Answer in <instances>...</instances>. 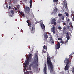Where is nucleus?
Returning a JSON list of instances; mask_svg holds the SVG:
<instances>
[{
	"label": "nucleus",
	"mask_w": 74,
	"mask_h": 74,
	"mask_svg": "<svg viewBox=\"0 0 74 74\" xmlns=\"http://www.w3.org/2000/svg\"><path fill=\"white\" fill-rule=\"evenodd\" d=\"M35 59L34 61L33 62L32 64L30 65V67L34 68L37 67L38 65V55L37 54L35 55Z\"/></svg>",
	"instance_id": "obj_1"
},
{
	"label": "nucleus",
	"mask_w": 74,
	"mask_h": 74,
	"mask_svg": "<svg viewBox=\"0 0 74 74\" xmlns=\"http://www.w3.org/2000/svg\"><path fill=\"white\" fill-rule=\"evenodd\" d=\"M47 64L48 68L50 70L51 73H52L53 72V64L51 61V58L49 57H47Z\"/></svg>",
	"instance_id": "obj_2"
},
{
	"label": "nucleus",
	"mask_w": 74,
	"mask_h": 74,
	"mask_svg": "<svg viewBox=\"0 0 74 74\" xmlns=\"http://www.w3.org/2000/svg\"><path fill=\"white\" fill-rule=\"evenodd\" d=\"M64 62L65 63H66V66L65 67L64 69L65 71L68 70L70 68V66H69V64H70V60H69V59H66V60H65L64 61Z\"/></svg>",
	"instance_id": "obj_3"
},
{
	"label": "nucleus",
	"mask_w": 74,
	"mask_h": 74,
	"mask_svg": "<svg viewBox=\"0 0 74 74\" xmlns=\"http://www.w3.org/2000/svg\"><path fill=\"white\" fill-rule=\"evenodd\" d=\"M56 21V19L54 18L52 19L51 23L52 25H54V26H56L57 23Z\"/></svg>",
	"instance_id": "obj_4"
},
{
	"label": "nucleus",
	"mask_w": 74,
	"mask_h": 74,
	"mask_svg": "<svg viewBox=\"0 0 74 74\" xmlns=\"http://www.w3.org/2000/svg\"><path fill=\"white\" fill-rule=\"evenodd\" d=\"M35 30V25H32V29L31 30V32L34 33V30Z\"/></svg>",
	"instance_id": "obj_5"
},
{
	"label": "nucleus",
	"mask_w": 74,
	"mask_h": 74,
	"mask_svg": "<svg viewBox=\"0 0 74 74\" xmlns=\"http://www.w3.org/2000/svg\"><path fill=\"white\" fill-rule=\"evenodd\" d=\"M55 47L56 48V49H58L60 48V44L59 42H58V43L55 45Z\"/></svg>",
	"instance_id": "obj_6"
},
{
	"label": "nucleus",
	"mask_w": 74,
	"mask_h": 74,
	"mask_svg": "<svg viewBox=\"0 0 74 74\" xmlns=\"http://www.w3.org/2000/svg\"><path fill=\"white\" fill-rule=\"evenodd\" d=\"M43 71L44 74H47V65L45 64V67L43 69Z\"/></svg>",
	"instance_id": "obj_7"
},
{
	"label": "nucleus",
	"mask_w": 74,
	"mask_h": 74,
	"mask_svg": "<svg viewBox=\"0 0 74 74\" xmlns=\"http://www.w3.org/2000/svg\"><path fill=\"white\" fill-rule=\"evenodd\" d=\"M51 30L52 32L53 33H55V25H53L52 26V27L51 29Z\"/></svg>",
	"instance_id": "obj_8"
},
{
	"label": "nucleus",
	"mask_w": 74,
	"mask_h": 74,
	"mask_svg": "<svg viewBox=\"0 0 74 74\" xmlns=\"http://www.w3.org/2000/svg\"><path fill=\"white\" fill-rule=\"evenodd\" d=\"M68 42V40H66V41L64 42L63 40H61L60 42V43L62 44H65L66 45V44Z\"/></svg>",
	"instance_id": "obj_9"
},
{
	"label": "nucleus",
	"mask_w": 74,
	"mask_h": 74,
	"mask_svg": "<svg viewBox=\"0 0 74 74\" xmlns=\"http://www.w3.org/2000/svg\"><path fill=\"white\" fill-rule=\"evenodd\" d=\"M25 10L27 11V13L29 14V12H30V8L29 7H26L25 8Z\"/></svg>",
	"instance_id": "obj_10"
},
{
	"label": "nucleus",
	"mask_w": 74,
	"mask_h": 74,
	"mask_svg": "<svg viewBox=\"0 0 74 74\" xmlns=\"http://www.w3.org/2000/svg\"><path fill=\"white\" fill-rule=\"evenodd\" d=\"M20 14L23 16V18H25V17H26V15L25 14V13L23 12H20Z\"/></svg>",
	"instance_id": "obj_11"
},
{
	"label": "nucleus",
	"mask_w": 74,
	"mask_h": 74,
	"mask_svg": "<svg viewBox=\"0 0 74 74\" xmlns=\"http://www.w3.org/2000/svg\"><path fill=\"white\" fill-rule=\"evenodd\" d=\"M50 41H51V42H52V44L54 43V41L52 39V37H51L50 38Z\"/></svg>",
	"instance_id": "obj_12"
},
{
	"label": "nucleus",
	"mask_w": 74,
	"mask_h": 74,
	"mask_svg": "<svg viewBox=\"0 0 74 74\" xmlns=\"http://www.w3.org/2000/svg\"><path fill=\"white\" fill-rule=\"evenodd\" d=\"M41 26L42 29H45V27L44 25V24L42 23V24H41Z\"/></svg>",
	"instance_id": "obj_13"
},
{
	"label": "nucleus",
	"mask_w": 74,
	"mask_h": 74,
	"mask_svg": "<svg viewBox=\"0 0 74 74\" xmlns=\"http://www.w3.org/2000/svg\"><path fill=\"white\" fill-rule=\"evenodd\" d=\"M65 7L66 9H67V2H65L64 3Z\"/></svg>",
	"instance_id": "obj_14"
},
{
	"label": "nucleus",
	"mask_w": 74,
	"mask_h": 74,
	"mask_svg": "<svg viewBox=\"0 0 74 74\" xmlns=\"http://www.w3.org/2000/svg\"><path fill=\"white\" fill-rule=\"evenodd\" d=\"M56 12H57V8H56L54 10L53 13L54 14H56Z\"/></svg>",
	"instance_id": "obj_15"
},
{
	"label": "nucleus",
	"mask_w": 74,
	"mask_h": 74,
	"mask_svg": "<svg viewBox=\"0 0 74 74\" xmlns=\"http://www.w3.org/2000/svg\"><path fill=\"white\" fill-rule=\"evenodd\" d=\"M44 37L45 38V39H46V40H47V38H48V35L46 34L45 35H44Z\"/></svg>",
	"instance_id": "obj_16"
},
{
	"label": "nucleus",
	"mask_w": 74,
	"mask_h": 74,
	"mask_svg": "<svg viewBox=\"0 0 74 74\" xmlns=\"http://www.w3.org/2000/svg\"><path fill=\"white\" fill-rule=\"evenodd\" d=\"M61 18L62 20H64V16L63 15H62V16L61 17Z\"/></svg>",
	"instance_id": "obj_17"
},
{
	"label": "nucleus",
	"mask_w": 74,
	"mask_h": 74,
	"mask_svg": "<svg viewBox=\"0 0 74 74\" xmlns=\"http://www.w3.org/2000/svg\"><path fill=\"white\" fill-rule=\"evenodd\" d=\"M30 0V7L31 8H32V0Z\"/></svg>",
	"instance_id": "obj_18"
},
{
	"label": "nucleus",
	"mask_w": 74,
	"mask_h": 74,
	"mask_svg": "<svg viewBox=\"0 0 74 74\" xmlns=\"http://www.w3.org/2000/svg\"><path fill=\"white\" fill-rule=\"evenodd\" d=\"M43 48L46 49V51H47V47H46V46H45V45H44L43 47Z\"/></svg>",
	"instance_id": "obj_19"
},
{
	"label": "nucleus",
	"mask_w": 74,
	"mask_h": 74,
	"mask_svg": "<svg viewBox=\"0 0 74 74\" xmlns=\"http://www.w3.org/2000/svg\"><path fill=\"white\" fill-rule=\"evenodd\" d=\"M29 58H30V59H31V58H32V55L31 54H29Z\"/></svg>",
	"instance_id": "obj_20"
},
{
	"label": "nucleus",
	"mask_w": 74,
	"mask_h": 74,
	"mask_svg": "<svg viewBox=\"0 0 74 74\" xmlns=\"http://www.w3.org/2000/svg\"><path fill=\"white\" fill-rule=\"evenodd\" d=\"M65 15H66V16H69V14L67 12H65Z\"/></svg>",
	"instance_id": "obj_21"
},
{
	"label": "nucleus",
	"mask_w": 74,
	"mask_h": 74,
	"mask_svg": "<svg viewBox=\"0 0 74 74\" xmlns=\"http://www.w3.org/2000/svg\"><path fill=\"white\" fill-rule=\"evenodd\" d=\"M58 16L59 17H60L61 16H62V14L60 13L58 14Z\"/></svg>",
	"instance_id": "obj_22"
},
{
	"label": "nucleus",
	"mask_w": 74,
	"mask_h": 74,
	"mask_svg": "<svg viewBox=\"0 0 74 74\" xmlns=\"http://www.w3.org/2000/svg\"><path fill=\"white\" fill-rule=\"evenodd\" d=\"M28 26L29 27H31V23H28Z\"/></svg>",
	"instance_id": "obj_23"
},
{
	"label": "nucleus",
	"mask_w": 74,
	"mask_h": 74,
	"mask_svg": "<svg viewBox=\"0 0 74 74\" xmlns=\"http://www.w3.org/2000/svg\"><path fill=\"white\" fill-rule=\"evenodd\" d=\"M11 13H12V15H13L14 14V12L12 10L11 11Z\"/></svg>",
	"instance_id": "obj_24"
},
{
	"label": "nucleus",
	"mask_w": 74,
	"mask_h": 74,
	"mask_svg": "<svg viewBox=\"0 0 74 74\" xmlns=\"http://www.w3.org/2000/svg\"><path fill=\"white\" fill-rule=\"evenodd\" d=\"M25 74H30V73H29V71H27L26 72Z\"/></svg>",
	"instance_id": "obj_25"
},
{
	"label": "nucleus",
	"mask_w": 74,
	"mask_h": 74,
	"mask_svg": "<svg viewBox=\"0 0 74 74\" xmlns=\"http://www.w3.org/2000/svg\"><path fill=\"white\" fill-rule=\"evenodd\" d=\"M58 29H59V30H61L62 27H61L60 26H59L58 27Z\"/></svg>",
	"instance_id": "obj_26"
},
{
	"label": "nucleus",
	"mask_w": 74,
	"mask_h": 74,
	"mask_svg": "<svg viewBox=\"0 0 74 74\" xmlns=\"http://www.w3.org/2000/svg\"><path fill=\"white\" fill-rule=\"evenodd\" d=\"M58 40H60V41H61V40H62V38H58Z\"/></svg>",
	"instance_id": "obj_27"
},
{
	"label": "nucleus",
	"mask_w": 74,
	"mask_h": 74,
	"mask_svg": "<svg viewBox=\"0 0 74 74\" xmlns=\"http://www.w3.org/2000/svg\"><path fill=\"white\" fill-rule=\"evenodd\" d=\"M25 65H26V64H29V63L28 62H27V61H26V62H25Z\"/></svg>",
	"instance_id": "obj_28"
},
{
	"label": "nucleus",
	"mask_w": 74,
	"mask_h": 74,
	"mask_svg": "<svg viewBox=\"0 0 74 74\" xmlns=\"http://www.w3.org/2000/svg\"><path fill=\"white\" fill-rule=\"evenodd\" d=\"M59 0H54V2H55L56 3H57L58 2V1Z\"/></svg>",
	"instance_id": "obj_29"
},
{
	"label": "nucleus",
	"mask_w": 74,
	"mask_h": 74,
	"mask_svg": "<svg viewBox=\"0 0 74 74\" xmlns=\"http://www.w3.org/2000/svg\"><path fill=\"white\" fill-rule=\"evenodd\" d=\"M66 38L67 40H69L70 39V37L69 36H66Z\"/></svg>",
	"instance_id": "obj_30"
},
{
	"label": "nucleus",
	"mask_w": 74,
	"mask_h": 74,
	"mask_svg": "<svg viewBox=\"0 0 74 74\" xmlns=\"http://www.w3.org/2000/svg\"><path fill=\"white\" fill-rule=\"evenodd\" d=\"M63 26H64V25H66V23H65L64 22V23H63Z\"/></svg>",
	"instance_id": "obj_31"
},
{
	"label": "nucleus",
	"mask_w": 74,
	"mask_h": 74,
	"mask_svg": "<svg viewBox=\"0 0 74 74\" xmlns=\"http://www.w3.org/2000/svg\"><path fill=\"white\" fill-rule=\"evenodd\" d=\"M73 21H74V16H73V18H72Z\"/></svg>",
	"instance_id": "obj_32"
},
{
	"label": "nucleus",
	"mask_w": 74,
	"mask_h": 74,
	"mask_svg": "<svg viewBox=\"0 0 74 74\" xmlns=\"http://www.w3.org/2000/svg\"><path fill=\"white\" fill-rule=\"evenodd\" d=\"M26 62H29V58H28L27 60H26Z\"/></svg>",
	"instance_id": "obj_33"
},
{
	"label": "nucleus",
	"mask_w": 74,
	"mask_h": 74,
	"mask_svg": "<svg viewBox=\"0 0 74 74\" xmlns=\"http://www.w3.org/2000/svg\"><path fill=\"white\" fill-rule=\"evenodd\" d=\"M60 74H64V72H61L60 73Z\"/></svg>",
	"instance_id": "obj_34"
},
{
	"label": "nucleus",
	"mask_w": 74,
	"mask_h": 74,
	"mask_svg": "<svg viewBox=\"0 0 74 74\" xmlns=\"http://www.w3.org/2000/svg\"><path fill=\"white\" fill-rule=\"evenodd\" d=\"M12 15H13V14H10V16L11 17H12Z\"/></svg>",
	"instance_id": "obj_35"
},
{
	"label": "nucleus",
	"mask_w": 74,
	"mask_h": 74,
	"mask_svg": "<svg viewBox=\"0 0 74 74\" xmlns=\"http://www.w3.org/2000/svg\"><path fill=\"white\" fill-rule=\"evenodd\" d=\"M43 53H46V51H45L43 50Z\"/></svg>",
	"instance_id": "obj_36"
},
{
	"label": "nucleus",
	"mask_w": 74,
	"mask_h": 74,
	"mask_svg": "<svg viewBox=\"0 0 74 74\" xmlns=\"http://www.w3.org/2000/svg\"><path fill=\"white\" fill-rule=\"evenodd\" d=\"M63 30H66V27H64V28H63Z\"/></svg>",
	"instance_id": "obj_37"
},
{
	"label": "nucleus",
	"mask_w": 74,
	"mask_h": 74,
	"mask_svg": "<svg viewBox=\"0 0 74 74\" xmlns=\"http://www.w3.org/2000/svg\"><path fill=\"white\" fill-rule=\"evenodd\" d=\"M69 33H68L67 32V35H66V36H69Z\"/></svg>",
	"instance_id": "obj_38"
},
{
	"label": "nucleus",
	"mask_w": 74,
	"mask_h": 74,
	"mask_svg": "<svg viewBox=\"0 0 74 74\" xmlns=\"http://www.w3.org/2000/svg\"><path fill=\"white\" fill-rule=\"evenodd\" d=\"M53 73H54L53 74H56V73H55V71H53Z\"/></svg>",
	"instance_id": "obj_39"
},
{
	"label": "nucleus",
	"mask_w": 74,
	"mask_h": 74,
	"mask_svg": "<svg viewBox=\"0 0 74 74\" xmlns=\"http://www.w3.org/2000/svg\"><path fill=\"white\" fill-rule=\"evenodd\" d=\"M28 23H29L30 22H29L28 21V20H27L26 21Z\"/></svg>",
	"instance_id": "obj_40"
},
{
	"label": "nucleus",
	"mask_w": 74,
	"mask_h": 74,
	"mask_svg": "<svg viewBox=\"0 0 74 74\" xmlns=\"http://www.w3.org/2000/svg\"><path fill=\"white\" fill-rule=\"evenodd\" d=\"M69 21H70V19H67V21H68V22Z\"/></svg>",
	"instance_id": "obj_41"
},
{
	"label": "nucleus",
	"mask_w": 74,
	"mask_h": 74,
	"mask_svg": "<svg viewBox=\"0 0 74 74\" xmlns=\"http://www.w3.org/2000/svg\"><path fill=\"white\" fill-rule=\"evenodd\" d=\"M15 10H17V8H15Z\"/></svg>",
	"instance_id": "obj_42"
},
{
	"label": "nucleus",
	"mask_w": 74,
	"mask_h": 74,
	"mask_svg": "<svg viewBox=\"0 0 74 74\" xmlns=\"http://www.w3.org/2000/svg\"><path fill=\"white\" fill-rule=\"evenodd\" d=\"M11 6H9V9H11Z\"/></svg>",
	"instance_id": "obj_43"
},
{
	"label": "nucleus",
	"mask_w": 74,
	"mask_h": 74,
	"mask_svg": "<svg viewBox=\"0 0 74 74\" xmlns=\"http://www.w3.org/2000/svg\"><path fill=\"white\" fill-rule=\"evenodd\" d=\"M67 72L68 73H70V71H69V70H68L67 71Z\"/></svg>",
	"instance_id": "obj_44"
},
{
	"label": "nucleus",
	"mask_w": 74,
	"mask_h": 74,
	"mask_svg": "<svg viewBox=\"0 0 74 74\" xmlns=\"http://www.w3.org/2000/svg\"><path fill=\"white\" fill-rule=\"evenodd\" d=\"M71 27H72V28H73V26L72 25H71Z\"/></svg>",
	"instance_id": "obj_45"
},
{
	"label": "nucleus",
	"mask_w": 74,
	"mask_h": 74,
	"mask_svg": "<svg viewBox=\"0 0 74 74\" xmlns=\"http://www.w3.org/2000/svg\"><path fill=\"white\" fill-rule=\"evenodd\" d=\"M24 1H25V2H26L27 0H24Z\"/></svg>",
	"instance_id": "obj_46"
},
{
	"label": "nucleus",
	"mask_w": 74,
	"mask_h": 74,
	"mask_svg": "<svg viewBox=\"0 0 74 74\" xmlns=\"http://www.w3.org/2000/svg\"><path fill=\"white\" fill-rule=\"evenodd\" d=\"M29 73H30V74H31V73H32V71H29Z\"/></svg>",
	"instance_id": "obj_47"
},
{
	"label": "nucleus",
	"mask_w": 74,
	"mask_h": 74,
	"mask_svg": "<svg viewBox=\"0 0 74 74\" xmlns=\"http://www.w3.org/2000/svg\"><path fill=\"white\" fill-rule=\"evenodd\" d=\"M24 73H25V70H24Z\"/></svg>",
	"instance_id": "obj_48"
},
{
	"label": "nucleus",
	"mask_w": 74,
	"mask_h": 74,
	"mask_svg": "<svg viewBox=\"0 0 74 74\" xmlns=\"http://www.w3.org/2000/svg\"><path fill=\"white\" fill-rule=\"evenodd\" d=\"M71 58H72V57H73V56H71Z\"/></svg>",
	"instance_id": "obj_49"
},
{
	"label": "nucleus",
	"mask_w": 74,
	"mask_h": 74,
	"mask_svg": "<svg viewBox=\"0 0 74 74\" xmlns=\"http://www.w3.org/2000/svg\"><path fill=\"white\" fill-rule=\"evenodd\" d=\"M36 23H37V22H36Z\"/></svg>",
	"instance_id": "obj_50"
},
{
	"label": "nucleus",
	"mask_w": 74,
	"mask_h": 74,
	"mask_svg": "<svg viewBox=\"0 0 74 74\" xmlns=\"http://www.w3.org/2000/svg\"><path fill=\"white\" fill-rule=\"evenodd\" d=\"M5 23H6V22H5Z\"/></svg>",
	"instance_id": "obj_51"
}]
</instances>
